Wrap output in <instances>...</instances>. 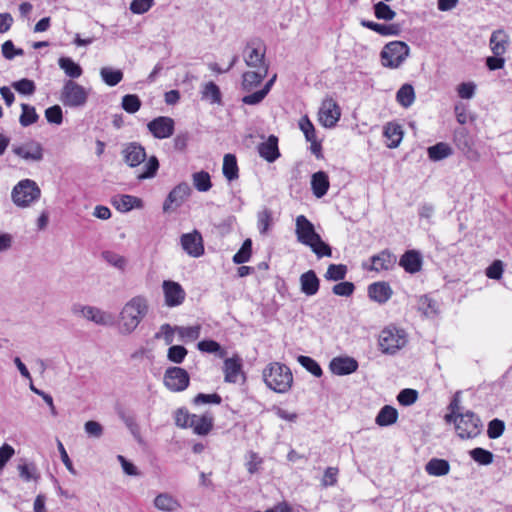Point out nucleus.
Instances as JSON below:
<instances>
[{"label":"nucleus","mask_w":512,"mask_h":512,"mask_svg":"<svg viewBox=\"0 0 512 512\" xmlns=\"http://www.w3.org/2000/svg\"><path fill=\"white\" fill-rule=\"evenodd\" d=\"M149 311L148 300L145 296L137 295L132 297L120 311L119 331L129 335L136 330Z\"/></svg>","instance_id":"obj_1"},{"label":"nucleus","mask_w":512,"mask_h":512,"mask_svg":"<svg viewBox=\"0 0 512 512\" xmlns=\"http://www.w3.org/2000/svg\"><path fill=\"white\" fill-rule=\"evenodd\" d=\"M295 226L298 242L310 247L318 258L332 255L331 247L321 239V236L315 231L313 223L304 215L297 216Z\"/></svg>","instance_id":"obj_2"},{"label":"nucleus","mask_w":512,"mask_h":512,"mask_svg":"<svg viewBox=\"0 0 512 512\" xmlns=\"http://www.w3.org/2000/svg\"><path fill=\"white\" fill-rule=\"evenodd\" d=\"M263 379L267 387L277 393H286L293 383L291 370L279 362L270 363L263 370Z\"/></svg>","instance_id":"obj_3"},{"label":"nucleus","mask_w":512,"mask_h":512,"mask_svg":"<svg viewBox=\"0 0 512 512\" xmlns=\"http://www.w3.org/2000/svg\"><path fill=\"white\" fill-rule=\"evenodd\" d=\"M41 196V190L38 184L31 179H23L19 181L11 192L13 203L21 208L31 206Z\"/></svg>","instance_id":"obj_4"},{"label":"nucleus","mask_w":512,"mask_h":512,"mask_svg":"<svg viewBox=\"0 0 512 512\" xmlns=\"http://www.w3.org/2000/svg\"><path fill=\"white\" fill-rule=\"evenodd\" d=\"M410 48L403 41H391L387 43L381 53V63L390 69L399 68L409 57Z\"/></svg>","instance_id":"obj_5"},{"label":"nucleus","mask_w":512,"mask_h":512,"mask_svg":"<svg viewBox=\"0 0 512 512\" xmlns=\"http://www.w3.org/2000/svg\"><path fill=\"white\" fill-rule=\"evenodd\" d=\"M89 90L74 80H66L60 92V101L65 107L82 108L87 104Z\"/></svg>","instance_id":"obj_6"},{"label":"nucleus","mask_w":512,"mask_h":512,"mask_svg":"<svg viewBox=\"0 0 512 512\" xmlns=\"http://www.w3.org/2000/svg\"><path fill=\"white\" fill-rule=\"evenodd\" d=\"M407 343L404 330L396 327H386L379 336V346L383 353L394 354Z\"/></svg>","instance_id":"obj_7"},{"label":"nucleus","mask_w":512,"mask_h":512,"mask_svg":"<svg viewBox=\"0 0 512 512\" xmlns=\"http://www.w3.org/2000/svg\"><path fill=\"white\" fill-rule=\"evenodd\" d=\"M455 430L461 439L474 438L481 433L482 423L474 412H461V415L455 420Z\"/></svg>","instance_id":"obj_8"},{"label":"nucleus","mask_w":512,"mask_h":512,"mask_svg":"<svg viewBox=\"0 0 512 512\" xmlns=\"http://www.w3.org/2000/svg\"><path fill=\"white\" fill-rule=\"evenodd\" d=\"M71 311L74 315L82 316L98 325H110L113 322L111 314L94 306L74 304Z\"/></svg>","instance_id":"obj_9"},{"label":"nucleus","mask_w":512,"mask_h":512,"mask_svg":"<svg viewBox=\"0 0 512 512\" xmlns=\"http://www.w3.org/2000/svg\"><path fill=\"white\" fill-rule=\"evenodd\" d=\"M163 381L167 389L179 392L188 387L190 377L185 369L181 367H170L165 371Z\"/></svg>","instance_id":"obj_10"},{"label":"nucleus","mask_w":512,"mask_h":512,"mask_svg":"<svg viewBox=\"0 0 512 512\" xmlns=\"http://www.w3.org/2000/svg\"><path fill=\"white\" fill-rule=\"evenodd\" d=\"M341 110L339 105L332 98L323 100L319 109V122L326 128H332L339 121Z\"/></svg>","instance_id":"obj_11"},{"label":"nucleus","mask_w":512,"mask_h":512,"mask_svg":"<svg viewBox=\"0 0 512 512\" xmlns=\"http://www.w3.org/2000/svg\"><path fill=\"white\" fill-rule=\"evenodd\" d=\"M121 156L124 163L131 168L139 166L147 157L145 148L138 142L123 144Z\"/></svg>","instance_id":"obj_12"},{"label":"nucleus","mask_w":512,"mask_h":512,"mask_svg":"<svg viewBox=\"0 0 512 512\" xmlns=\"http://www.w3.org/2000/svg\"><path fill=\"white\" fill-rule=\"evenodd\" d=\"M162 290L164 294V303L167 307L180 306L186 298V292L178 282L164 280L162 283Z\"/></svg>","instance_id":"obj_13"},{"label":"nucleus","mask_w":512,"mask_h":512,"mask_svg":"<svg viewBox=\"0 0 512 512\" xmlns=\"http://www.w3.org/2000/svg\"><path fill=\"white\" fill-rule=\"evenodd\" d=\"M190 194L191 188L186 182L178 184L169 192L163 204V211H174L184 203Z\"/></svg>","instance_id":"obj_14"},{"label":"nucleus","mask_w":512,"mask_h":512,"mask_svg":"<svg viewBox=\"0 0 512 512\" xmlns=\"http://www.w3.org/2000/svg\"><path fill=\"white\" fill-rule=\"evenodd\" d=\"M12 152L18 157L32 162H39L44 156L42 145L33 140L21 145H13Z\"/></svg>","instance_id":"obj_15"},{"label":"nucleus","mask_w":512,"mask_h":512,"mask_svg":"<svg viewBox=\"0 0 512 512\" xmlns=\"http://www.w3.org/2000/svg\"><path fill=\"white\" fill-rule=\"evenodd\" d=\"M182 249L191 257L198 258L204 254L203 239L198 231L183 234L180 238Z\"/></svg>","instance_id":"obj_16"},{"label":"nucleus","mask_w":512,"mask_h":512,"mask_svg":"<svg viewBox=\"0 0 512 512\" xmlns=\"http://www.w3.org/2000/svg\"><path fill=\"white\" fill-rule=\"evenodd\" d=\"M147 127L155 138H169L174 132V120L170 117L159 116L150 121Z\"/></svg>","instance_id":"obj_17"},{"label":"nucleus","mask_w":512,"mask_h":512,"mask_svg":"<svg viewBox=\"0 0 512 512\" xmlns=\"http://www.w3.org/2000/svg\"><path fill=\"white\" fill-rule=\"evenodd\" d=\"M330 370L335 375H349L358 369V362L352 357H335L330 362Z\"/></svg>","instance_id":"obj_18"},{"label":"nucleus","mask_w":512,"mask_h":512,"mask_svg":"<svg viewBox=\"0 0 512 512\" xmlns=\"http://www.w3.org/2000/svg\"><path fill=\"white\" fill-rule=\"evenodd\" d=\"M265 57V49H261L259 46H254V44H247L244 51V61L247 66L253 68H262L263 66H268L264 62Z\"/></svg>","instance_id":"obj_19"},{"label":"nucleus","mask_w":512,"mask_h":512,"mask_svg":"<svg viewBox=\"0 0 512 512\" xmlns=\"http://www.w3.org/2000/svg\"><path fill=\"white\" fill-rule=\"evenodd\" d=\"M258 153L269 163L276 161L280 156L278 138L274 135H270L265 142L258 145Z\"/></svg>","instance_id":"obj_20"},{"label":"nucleus","mask_w":512,"mask_h":512,"mask_svg":"<svg viewBox=\"0 0 512 512\" xmlns=\"http://www.w3.org/2000/svg\"><path fill=\"white\" fill-rule=\"evenodd\" d=\"M399 265L403 267L407 273H417L422 267V257L418 251L408 250L401 256Z\"/></svg>","instance_id":"obj_21"},{"label":"nucleus","mask_w":512,"mask_h":512,"mask_svg":"<svg viewBox=\"0 0 512 512\" xmlns=\"http://www.w3.org/2000/svg\"><path fill=\"white\" fill-rule=\"evenodd\" d=\"M393 291L386 282L372 283L368 287L369 297L380 304L386 303L392 296Z\"/></svg>","instance_id":"obj_22"},{"label":"nucleus","mask_w":512,"mask_h":512,"mask_svg":"<svg viewBox=\"0 0 512 512\" xmlns=\"http://www.w3.org/2000/svg\"><path fill=\"white\" fill-rule=\"evenodd\" d=\"M257 69L258 71H247L242 75V89L244 91L249 92L253 90L267 76L268 66Z\"/></svg>","instance_id":"obj_23"},{"label":"nucleus","mask_w":512,"mask_h":512,"mask_svg":"<svg viewBox=\"0 0 512 512\" xmlns=\"http://www.w3.org/2000/svg\"><path fill=\"white\" fill-rule=\"evenodd\" d=\"M372 270H389L396 264L397 258L389 250H383L379 254L371 257Z\"/></svg>","instance_id":"obj_24"},{"label":"nucleus","mask_w":512,"mask_h":512,"mask_svg":"<svg viewBox=\"0 0 512 512\" xmlns=\"http://www.w3.org/2000/svg\"><path fill=\"white\" fill-rule=\"evenodd\" d=\"M213 427V417L211 415L192 414L189 428L197 435H207Z\"/></svg>","instance_id":"obj_25"},{"label":"nucleus","mask_w":512,"mask_h":512,"mask_svg":"<svg viewBox=\"0 0 512 512\" xmlns=\"http://www.w3.org/2000/svg\"><path fill=\"white\" fill-rule=\"evenodd\" d=\"M301 291L307 296L315 295L319 290L320 281L313 270L300 276Z\"/></svg>","instance_id":"obj_26"},{"label":"nucleus","mask_w":512,"mask_h":512,"mask_svg":"<svg viewBox=\"0 0 512 512\" xmlns=\"http://www.w3.org/2000/svg\"><path fill=\"white\" fill-rule=\"evenodd\" d=\"M154 506L162 512H175L180 508V503L169 493H160L154 499Z\"/></svg>","instance_id":"obj_27"},{"label":"nucleus","mask_w":512,"mask_h":512,"mask_svg":"<svg viewBox=\"0 0 512 512\" xmlns=\"http://www.w3.org/2000/svg\"><path fill=\"white\" fill-rule=\"evenodd\" d=\"M241 359L237 356L227 358L224 361L225 381L229 383H236L241 373Z\"/></svg>","instance_id":"obj_28"},{"label":"nucleus","mask_w":512,"mask_h":512,"mask_svg":"<svg viewBox=\"0 0 512 512\" xmlns=\"http://www.w3.org/2000/svg\"><path fill=\"white\" fill-rule=\"evenodd\" d=\"M112 204L118 211L128 212L133 208H141L142 200L132 195H120L113 198Z\"/></svg>","instance_id":"obj_29"},{"label":"nucleus","mask_w":512,"mask_h":512,"mask_svg":"<svg viewBox=\"0 0 512 512\" xmlns=\"http://www.w3.org/2000/svg\"><path fill=\"white\" fill-rule=\"evenodd\" d=\"M311 188L317 198L323 197L329 189L328 175L323 171H318L312 175Z\"/></svg>","instance_id":"obj_30"},{"label":"nucleus","mask_w":512,"mask_h":512,"mask_svg":"<svg viewBox=\"0 0 512 512\" xmlns=\"http://www.w3.org/2000/svg\"><path fill=\"white\" fill-rule=\"evenodd\" d=\"M508 35L504 30H496L490 37V48L495 56H501L505 53L508 44Z\"/></svg>","instance_id":"obj_31"},{"label":"nucleus","mask_w":512,"mask_h":512,"mask_svg":"<svg viewBox=\"0 0 512 512\" xmlns=\"http://www.w3.org/2000/svg\"><path fill=\"white\" fill-rule=\"evenodd\" d=\"M384 136L389 141L387 147L396 148L399 146L403 138V130L399 124L387 123L384 127Z\"/></svg>","instance_id":"obj_32"},{"label":"nucleus","mask_w":512,"mask_h":512,"mask_svg":"<svg viewBox=\"0 0 512 512\" xmlns=\"http://www.w3.org/2000/svg\"><path fill=\"white\" fill-rule=\"evenodd\" d=\"M398 419V411L396 408L385 405L383 406L375 418V423L380 427H386L394 424Z\"/></svg>","instance_id":"obj_33"},{"label":"nucleus","mask_w":512,"mask_h":512,"mask_svg":"<svg viewBox=\"0 0 512 512\" xmlns=\"http://www.w3.org/2000/svg\"><path fill=\"white\" fill-rule=\"evenodd\" d=\"M426 472L431 476H444L450 471V464L447 460L432 458L425 466Z\"/></svg>","instance_id":"obj_34"},{"label":"nucleus","mask_w":512,"mask_h":512,"mask_svg":"<svg viewBox=\"0 0 512 512\" xmlns=\"http://www.w3.org/2000/svg\"><path fill=\"white\" fill-rule=\"evenodd\" d=\"M59 67L70 80L79 78L83 74L81 66L69 57H61L58 60Z\"/></svg>","instance_id":"obj_35"},{"label":"nucleus","mask_w":512,"mask_h":512,"mask_svg":"<svg viewBox=\"0 0 512 512\" xmlns=\"http://www.w3.org/2000/svg\"><path fill=\"white\" fill-rule=\"evenodd\" d=\"M397 102L404 108L410 107L415 101V91L411 84H404L396 93Z\"/></svg>","instance_id":"obj_36"},{"label":"nucleus","mask_w":512,"mask_h":512,"mask_svg":"<svg viewBox=\"0 0 512 512\" xmlns=\"http://www.w3.org/2000/svg\"><path fill=\"white\" fill-rule=\"evenodd\" d=\"M427 153L430 160L440 161L452 155V148L447 143L439 142L430 146Z\"/></svg>","instance_id":"obj_37"},{"label":"nucleus","mask_w":512,"mask_h":512,"mask_svg":"<svg viewBox=\"0 0 512 512\" xmlns=\"http://www.w3.org/2000/svg\"><path fill=\"white\" fill-rule=\"evenodd\" d=\"M223 175L229 181L236 180L239 177L238 165L235 155L226 154L223 159Z\"/></svg>","instance_id":"obj_38"},{"label":"nucleus","mask_w":512,"mask_h":512,"mask_svg":"<svg viewBox=\"0 0 512 512\" xmlns=\"http://www.w3.org/2000/svg\"><path fill=\"white\" fill-rule=\"evenodd\" d=\"M273 224V213L268 208H263L257 213V228L261 235H266Z\"/></svg>","instance_id":"obj_39"},{"label":"nucleus","mask_w":512,"mask_h":512,"mask_svg":"<svg viewBox=\"0 0 512 512\" xmlns=\"http://www.w3.org/2000/svg\"><path fill=\"white\" fill-rule=\"evenodd\" d=\"M192 182L195 189L199 192H207L212 187L211 177L206 171L193 173Z\"/></svg>","instance_id":"obj_40"},{"label":"nucleus","mask_w":512,"mask_h":512,"mask_svg":"<svg viewBox=\"0 0 512 512\" xmlns=\"http://www.w3.org/2000/svg\"><path fill=\"white\" fill-rule=\"evenodd\" d=\"M102 80L108 86H116L123 79V73L119 69H112L110 67H103L100 70Z\"/></svg>","instance_id":"obj_41"},{"label":"nucleus","mask_w":512,"mask_h":512,"mask_svg":"<svg viewBox=\"0 0 512 512\" xmlns=\"http://www.w3.org/2000/svg\"><path fill=\"white\" fill-rule=\"evenodd\" d=\"M159 169V161L156 156H151L148 158L147 162L145 163L143 167V171L139 173L136 178L139 181L145 180V179H151L154 178L157 174V171Z\"/></svg>","instance_id":"obj_42"},{"label":"nucleus","mask_w":512,"mask_h":512,"mask_svg":"<svg viewBox=\"0 0 512 512\" xmlns=\"http://www.w3.org/2000/svg\"><path fill=\"white\" fill-rule=\"evenodd\" d=\"M19 476L25 482L37 481L40 477L34 463H23L17 466Z\"/></svg>","instance_id":"obj_43"},{"label":"nucleus","mask_w":512,"mask_h":512,"mask_svg":"<svg viewBox=\"0 0 512 512\" xmlns=\"http://www.w3.org/2000/svg\"><path fill=\"white\" fill-rule=\"evenodd\" d=\"M101 256L111 266L119 269L120 271H125L127 266V259L124 256L119 255L113 251H103Z\"/></svg>","instance_id":"obj_44"},{"label":"nucleus","mask_w":512,"mask_h":512,"mask_svg":"<svg viewBox=\"0 0 512 512\" xmlns=\"http://www.w3.org/2000/svg\"><path fill=\"white\" fill-rule=\"evenodd\" d=\"M418 310L426 317H433L437 314V303L428 296H421L418 300Z\"/></svg>","instance_id":"obj_45"},{"label":"nucleus","mask_w":512,"mask_h":512,"mask_svg":"<svg viewBox=\"0 0 512 512\" xmlns=\"http://www.w3.org/2000/svg\"><path fill=\"white\" fill-rule=\"evenodd\" d=\"M201 326H176V331L179 335V340L181 341H194L200 336Z\"/></svg>","instance_id":"obj_46"},{"label":"nucleus","mask_w":512,"mask_h":512,"mask_svg":"<svg viewBox=\"0 0 512 512\" xmlns=\"http://www.w3.org/2000/svg\"><path fill=\"white\" fill-rule=\"evenodd\" d=\"M21 108L22 113L20 115L19 122L23 127H27L38 120L39 116L33 106L23 103L21 104Z\"/></svg>","instance_id":"obj_47"},{"label":"nucleus","mask_w":512,"mask_h":512,"mask_svg":"<svg viewBox=\"0 0 512 512\" xmlns=\"http://www.w3.org/2000/svg\"><path fill=\"white\" fill-rule=\"evenodd\" d=\"M374 14L377 19L384 21H391L396 16V12L385 1H380L374 5Z\"/></svg>","instance_id":"obj_48"},{"label":"nucleus","mask_w":512,"mask_h":512,"mask_svg":"<svg viewBox=\"0 0 512 512\" xmlns=\"http://www.w3.org/2000/svg\"><path fill=\"white\" fill-rule=\"evenodd\" d=\"M347 267L343 264H330L325 273V278L329 281H340L346 277Z\"/></svg>","instance_id":"obj_49"},{"label":"nucleus","mask_w":512,"mask_h":512,"mask_svg":"<svg viewBox=\"0 0 512 512\" xmlns=\"http://www.w3.org/2000/svg\"><path fill=\"white\" fill-rule=\"evenodd\" d=\"M252 254V240L247 238L241 248L237 251V253L233 256V262L235 264H243L248 262Z\"/></svg>","instance_id":"obj_50"},{"label":"nucleus","mask_w":512,"mask_h":512,"mask_svg":"<svg viewBox=\"0 0 512 512\" xmlns=\"http://www.w3.org/2000/svg\"><path fill=\"white\" fill-rule=\"evenodd\" d=\"M121 106L127 113L134 114L141 107V100L136 94L123 96Z\"/></svg>","instance_id":"obj_51"},{"label":"nucleus","mask_w":512,"mask_h":512,"mask_svg":"<svg viewBox=\"0 0 512 512\" xmlns=\"http://www.w3.org/2000/svg\"><path fill=\"white\" fill-rule=\"evenodd\" d=\"M202 97L208 99L211 103H220L221 92L219 87L214 82L206 83L202 90Z\"/></svg>","instance_id":"obj_52"},{"label":"nucleus","mask_w":512,"mask_h":512,"mask_svg":"<svg viewBox=\"0 0 512 512\" xmlns=\"http://www.w3.org/2000/svg\"><path fill=\"white\" fill-rule=\"evenodd\" d=\"M471 458L481 464V465H489L493 462V454L483 448H474L469 452Z\"/></svg>","instance_id":"obj_53"},{"label":"nucleus","mask_w":512,"mask_h":512,"mask_svg":"<svg viewBox=\"0 0 512 512\" xmlns=\"http://www.w3.org/2000/svg\"><path fill=\"white\" fill-rule=\"evenodd\" d=\"M298 362L312 375L316 377H320L322 375L320 365L311 357L301 355L298 357Z\"/></svg>","instance_id":"obj_54"},{"label":"nucleus","mask_w":512,"mask_h":512,"mask_svg":"<svg viewBox=\"0 0 512 512\" xmlns=\"http://www.w3.org/2000/svg\"><path fill=\"white\" fill-rule=\"evenodd\" d=\"M176 332V326L172 327L166 323L161 325L160 330L155 334V338L163 339L166 345H171L174 342V334Z\"/></svg>","instance_id":"obj_55"},{"label":"nucleus","mask_w":512,"mask_h":512,"mask_svg":"<svg viewBox=\"0 0 512 512\" xmlns=\"http://www.w3.org/2000/svg\"><path fill=\"white\" fill-rule=\"evenodd\" d=\"M187 355V349L181 345H173L168 349L167 358L176 364L183 362Z\"/></svg>","instance_id":"obj_56"},{"label":"nucleus","mask_w":512,"mask_h":512,"mask_svg":"<svg viewBox=\"0 0 512 512\" xmlns=\"http://www.w3.org/2000/svg\"><path fill=\"white\" fill-rule=\"evenodd\" d=\"M197 347L202 352L218 353L220 357L225 356V351L222 350L220 344L214 340H203L197 344Z\"/></svg>","instance_id":"obj_57"},{"label":"nucleus","mask_w":512,"mask_h":512,"mask_svg":"<svg viewBox=\"0 0 512 512\" xmlns=\"http://www.w3.org/2000/svg\"><path fill=\"white\" fill-rule=\"evenodd\" d=\"M12 87L24 95H32L35 92V83L30 79H21L12 83Z\"/></svg>","instance_id":"obj_58"},{"label":"nucleus","mask_w":512,"mask_h":512,"mask_svg":"<svg viewBox=\"0 0 512 512\" xmlns=\"http://www.w3.org/2000/svg\"><path fill=\"white\" fill-rule=\"evenodd\" d=\"M418 399V392L414 389H403L397 396L398 402L403 406H410Z\"/></svg>","instance_id":"obj_59"},{"label":"nucleus","mask_w":512,"mask_h":512,"mask_svg":"<svg viewBox=\"0 0 512 512\" xmlns=\"http://www.w3.org/2000/svg\"><path fill=\"white\" fill-rule=\"evenodd\" d=\"M505 429V424L500 419H493L488 424L487 434L490 439L499 438Z\"/></svg>","instance_id":"obj_60"},{"label":"nucleus","mask_w":512,"mask_h":512,"mask_svg":"<svg viewBox=\"0 0 512 512\" xmlns=\"http://www.w3.org/2000/svg\"><path fill=\"white\" fill-rule=\"evenodd\" d=\"M45 117L49 123L60 125L63 121L62 109L59 105H54L45 110Z\"/></svg>","instance_id":"obj_61"},{"label":"nucleus","mask_w":512,"mask_h":512,"mask_svg":"<svg viewBox=\"0 0 512 512\" xmlns=\"http://www.w3.org/2000/svg\"><path fill=\"white\" fill-rule=\"evenodd\" d=\"M299 128L304 133L307 141L315 140V138H316L315 128L307 116H303L300 119Z\"/></svg>","instance_id":"obj_62"},{"label":"nucleus","mask_w":512,"mask_h":512,"mask_svg":"<svg viewBox=\"0 0 512 512\" xmlns=\"http://www.w3.org/2000/svg\"><path fill=\"white\" fill-rule=\"evenodd\" d=\"M355 286L352 282H340L333 286L332 291L335 295L348 297L353 294Z\"/></svg>","instance_id":"obj_63"},{"label":"nucleus","mask_w":512,"mask_h":512,"mask_svg":"<svg viewBox=\"0 0 512 512\" xmlns=\"http://www.w3.org/2000/svg\"><path fill=\"white\" fill-rule=\"evenodd\" d=\"M191 419L192 414H190L186 409L180 408L175 412V424L178 427L189 428Z\"/></svg>","instance_id":"obj_64"}]
</instances>
